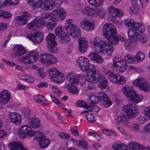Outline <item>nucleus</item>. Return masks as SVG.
<instances>
[{
  "label": "nucleus",
  "instance_id": "obj_15",
  "mask_svg": "<svg viewBox=\"0 0 150 150\" xmlns=\"http://www.w3.org/2000/svg\"><path fill=\"white\" fill-rule=\"evenodd\" d=\"M31 17V15L27 11H25L23 12L21 15L16 16L14 21L18 25H24L27 23L28 20Z\"/></svg>",
  "mask_w": 150,
  "mask_h": 150
},
{
  "label": "nucleus",
  "instance_id": "obj_40",
  "mask_svg": "<svg viewBox=\"0 0 150 150\" xmlns=\"http://www.w3.org/2000/svg\"><path fill=\"white\" fill-rule=\"evenodd\" d=\"M68 87L69 91L72 94H77L79 92L78 88L74 85L75 84H71Z\"/></svg>",
  "mask_w": 150,
  "mask_h": 150
},
{
  "label": "nucleus",
  "instance_id": "obj_2",
  "mask_svg": "<svg viewBox=\"0 0 150 150\" xmlns=\"http://www.w3.org/2000/svg\"><path fill=\"white\" fill-rule=\"evenodd\" d=\"M116 31V27L110 23H106L103 27V35L112 45L117 44L119 40L123 41L125 40L123 37L115 35Z\"/></svg>",
  "mask_w": 150,
  "mask_h": 150
},
{
  "label": "nucleus",
  "instance_id": "obj_37",
  "mask_svg": "<svg viewBox=\"0 0 150 150\" xmlns=\"http://www.w3.org/2000/svg\"><path fill=\"white\" fill-rule=\"evenodd\" d=\"M59 72L56 68L54 67L50 68L49 69V75L52 81Z\"/></svg>",
  "mask_w": 150,
  "mask_h": 150
},
{
  "label": "nucleus",
  "instance_id": "obj_3",
  "mask_svg": "<svg viewBox=\"0 0 150 150\" xmlns=\"http://www.w3.org/2000/svg\"><path fill=\"white\" fill-rule=\"evenodd\" d=\"M121 91L128 98V100L133 103H138L143 99V96L137 94L131 86H125L122 88Z\"/></svg>",
  "mask_w": 150,
  "mask_h": 150
},
{
  "label": "nucleus",
  "instance_id": "obj_54",
  "mask_svg": "<svg viewBox=\"0 0 150 150\" xmlns=\"http://www.w3.org/2000/svg\"><path fill=\"white\" fill-rule=\"evenodd\" d=\"M124 45L126 49L128 50H131L133 48L131 40L130 39H127L125 41Z\"/></svg>",
  "mask_w": 150,
  "mask_h": 150
},
{
  "label": "nucleus",
  "instance_id": "obj_33",
  "mask_svg": "<svg viewBox=\"0 0 150 150\" xmlns=\"http://www.w3.org/2000/svg\"><path fill=\"white\" fill-rule=\"evenodd\" d=\"M50 54L45 53L41 54L39 57L40 62L44 64H48Z\"/></svg>",
  "mask_w": 150,
  "mask_h": 150
},
{
  "label": "nucleus",
  "instance_id": "obj_50",
  "mask_svg": "<svg viewBox=\"0 0 150 150\" xmlns=\"http://www.w3.org/2000/svg\"><path fill=\"white\" fill-rule=\"evenodd\" d=\"M20 79L25 80L29 83H33L34 81L33 79L28 75L23 74L19 76Z\"/></svg>",
  "mask_w": 150,
  "mask_h": 150
},
{
  "label": "nucleus",
  "instance_id": "obj_44",
  "mask_svg": "<svg viewBox=\"0 0 150 150\" xmlns=\"http://www.w3.org/2000/svg\"><path fill=\"white\" fill-rule=\"evenodd\" d=\"M135 61L140 62L143 60L145 58L144 54L140 52H138L136 55L134 57Z\"/></svg>",
  "mask_w": 150,
  "mask_h": 150
},
{
  "label": "nucleus",
  "instance_id": "obj_11",
  "mask_svg": "<svg viewBox=\"0 0 150 150\" xmlns=\"http://www.w3.org/2000/svg\"><path fill=\"white\" fill-rule=\"evenodd\" d=\"M35 131L32 130L31 127L29 125H25L19 128L18 134L21 139L26 136H33L34 135Z\"/></svg>",
  "mask_w": 150,
  "mask_h": 150
},
{
  "label": "nucleus",
  "instance_id": "obj_14",
  "mask_svg": "<svg viewBox=\"0 0 150 150\" xmlns=\"http://www.w3.org/2000/svg\"><path fill=\"white\" fill-rule=\"evenodd\" d=\"M64 28L67 33L73 38H76L81 35V32L79 28L73 24L67 25Z\"/></svg>",
  "mask_w": 150,
  "mask_h": 150
},
{
  "label": "nucleus",
  "instance_id": "obj_45",
  "mask_svg": "<svg viewBox=\"0 0 150 150\" xmlns=\"http://www.w3.org/2000/svg\"><path fill=\"white\" fill-rule=\"evenodd\" d=\"M49 142L50 140L49 139L46 137L42 139V140L40 141L39 142L40 147L41 148L46 147L48 146Z\"/></svg>",
  "mask_w": 150,
  "mask_h": 150
},
{
  "label": "nucleus",
  "instance_id": "obj_5",
  "mask_svg": "<svg viewBox=\"0 0 150 150\" xmlns=\"http://www.w3.org/2000/svg\"><path fill=\"white\" fill-rule=\"evenodd\" d=\"M38 57L39 54L38 52L35 51L31 52L24 56L19 57L18 60L25 64H30L36 62Z\"/></svg>",
  "mask_w": 150,
  "mask_h": 150
},
{
  "label": "nucleus",
  "instance_id": "obj_56",
  "mask_svg": "<svg viewBox=\"0 0 150 150\" xmlns=\"http://www.w3.org/2000/svg\"><path fill=\"white\" fill-rule=\"evenodd\" d=\"M103 132L106 135L108 136H111L114 135L117 136V134L116 132L112 130L108 129H102Z\"/></svg>",
  "mask_w": 150,
  "mask_h": 150
},
{
  "label": "nucleus",
  "instance_id": "obj_58",
  "mask_svg": "<svg viewBox=\"0 0 150 150\" xmlns=\"http://www.w3.org/2000/svg\"><path fill=\"white\" fill-rule=\"evenodd\" d=\"M86 117L88 121L91 122H94L96 121V119L94 116L90 114H88L86 115Z\"/></svg>",
  "mask_w": 150,
  "mask_h": 150
},
{
  "label": "nucleus",
  "instance_id": "obj_38",
  "mask_svg": "<svg viewBox=\"0 0 150 150\" xmlns=\"http://www.w3.org/2000/svg\"><path fill=\"white\" fill-rule=\"evenodd\" d=\"M65 80L64 76L60 72L53 79L52 81L58 83H61L63 82Z\"/></svg>",
  "mask_w": 150,
  "mask_h": 150
},
{
  "label": "nucleus",
  "instance_id": "obj_25",
  "mask_svg": "<svg viewBox=\"0 0 150 150\" xmlns=\"http://www.w3.org/2000/svg\"><path fill=\"white\" fill-rule=\"evenodd\" d=\"M79 50L80 51L83 53L86 51L88 46V43L87 40L84 37H81L79 39Z\"/></svg>",
  "mask_w": 150,
  "mask_h": 150
},
{
  "label": "nucleus",
  "instance_id": "obj_55",
  "mask_svg": "<svg viewBox=\"0 0 150 150\" xmlns=\"http://www.w3.org/2000/svg\"><path fill=\"white\" fill-rule=\"evenodd\" d=\"M76 145L80 147H82L83 148L87 149H88V145L86 141L83 140H81L78 142Z\"/></svg>",
  "mask_w": 150,
  "mask_h": 150
},
{
  "label": "nucleus",
  "instance_id": "obj_21",
  "mask_svg": "<svg viewBox=\"0 0 150 150\" xmlns=\"http://www.w3.org/2000/svg\"><path fill=\"white\" fill-rule=\"evenodd\" d=\"M41 20V18L36 17L33 21L27 24V27L29 29L32 30L41 28V24H40Z\"/></svg>",
  "mask_w": 150,
  "mask_h": 150
},
{
  "label": "nucleus",
  "instance_id": "obj_23",
  "mask_svg": "<svg viewBox=\"0 0 150 150\" xmlns=\"http://www.w3.org/2000/svg\"><path fill=\"white\" fill-rule=\"evenodd\" d=\"M11 98L9 92L6 90L3 91L0 93V103L4 104L7 103Z\"/></svg>",
  "mask_w": 150,
  "mask_h": 150
},
{
  "label": "nucleus",
  "instance_id": "obj_19",
  "mask_svg": "<svg viewBox=\"0 0 150 150\" xmlns=\"http://www.w3.org/2000/svg\"><path fill=\"white\" fill-rule=\"evenodd\" d=\"M130 123L127 116L124 114H119L116 120V124L117 125L127 127Z\"/></svg>",
  "mask_w": 150,
  "mask_h": 150
},
{
  "label": "nucleus",
  "instance_id": "obj_12",
  "mask_svg": "<svg viewBox=\"0 0 150 150\" xmlns=\"http://www.w3.org/2000/svg\"><path fill=\"white\" fill-rule=\"evenodd\" d=\"M137 108L135 105L129 103L122 108V110L127 113L129 118H133L136 116Z\"/></svg>",
  "mask_w": 150,
  "mask_h": 150
},
{
  "label": "nucleus",
  "instance_id": "obj_62",
  "mask_svg": "<svg viewBox=\"0 0 150 150\" xmlns=\"http://www.w3.org/2000/svg\"><path fill=\"white\" fill-rule=\"evenodd\" d=\"M50 96L52 101L54 103L57 104L59 106H62L63 105L62 102L60 100L51 95H50Z\"/></svg>",
  "mask_w": 150,
  "mask_h": 150
},
{
  "label": "nucleus",
  "instance_id": "obj_48",
  "mask_svg": "<svg viewBox=\"0 0 150 150\" xmlns=\"http://www.w3.org/2000/svg\"><path fill=\"white\" fill-rule=\"evenodd\" d=\"M57 45V44L56 43L55 45L52 44L50 45H47V46L49 51L52 53H55L57 52L59 49L56 47Z\"/></svg>",
  "mask_w": 150,
  "mask_h": 150
},
{
  "label": "nucleus",
  "instance_id": "obj_8",
  "mask_svg": "<svg viewBox=\"0 0 150 150\" xmlns=\"http://www.w3.org/2000/svg\"><path fill=\"white\" fill-rule=\"evenodd\" d=\"M112 67L118 73H120L125 71L127 68L126 63L121 58L118 57H115L113 59Z\"/></svg>",
  "mask_w": 150,
  "mask_h": 150
},
{
  "label": "nucleus",
  "instance_id": "obj_24",
  "mask_svg": "<svg viewBox=\"0 0 150 150\" xmlns=\"http://www.w3.org/2000/svg\"><path fill=\"white\" fill-rule=\"evenodd\" d=\"M9 116L11 122L16 125H18L21 123V115L16 112H11L9 114Z\"/></svg>",
  "mask_w": 150,
  "mask_h": 150
},
{
  "label": "nucleus",
  "instance_id": "obj_22",
  "mask_svg": "<svg viewBox=\"0 0 150 150\" xmlns=\"http://www.w3.org/2000/svg\"><path fill=\"white\" fill-rule=\"evenodd\" d=\"M128 147L131 150H150V146L146 147L134 142H130L128 144Z\"/></svg>",
  "mask_w": 150,
  "mask_h": 150
},
{
  "label": "nucleus",
  "instance_id": "obj_20",
  "mask_svg": "<svg viewBox=\"0 0 150 150\" xmlns=\"http://www.w3.org/2000/svg\"><path fill=\"white\" fill-rule=\"evenodd\" d=\"M80 26L83 29L88 31H91L94 29L95 25L93 22L87 19L82 21L80 23Z\"/></svg>",
  "mask_w": 150,
  "mask_h": 150
},
{
  "label": "nucleus",
  "instance_id": "obj_52",
  "mask_svg": "<svg viewBox=\"0 0 150 150\" xmlns=\"http://www.w3.org/2000/svg\"><path fill=\"white\" fill-rule=\"evenodd\" d=\"M48 65H51L55 64L57 63V61L56 58L53 55L50 54Z\"/></svg>",
  "mask_w": 150,
  "mask_h": 150
},
{
  "label": "nucleus",
  "instance_id": "obj_61",
  "mask_svg": "<svg viewBox=\"0 0 150 150\" xmlns=\"http://www.w3.org/2000/svg\"><path fill=\"white\" fill-rule=\"evenodd\" d=\"M111 43L110 44L108 43V45H109L106 46H108V47L106 49V52L108 54L109 56H112L114 49L113 48V47L112 45H111Z\"/></svg>",
  "mask_w": 150,
  "mask_h": 150
},
{
  "label": "nucleus",
  "instance_id": "obj_41",
  "mask_svg": "<svg viewBox=\"0 0 150 150\" xmlns=\"http://www.w3.org/2000/svg\"><path fill=\"white\" fill-rule=\"evenodd\" d=\"M89 101H88L89 103L91 104V108L94 104L97 103L99 100V99L96 96L92 95L89 96L88 98Z\"/></svg>",
  "mask_w": 150,
  "mask_h": 150
},
{
  "label": "nucleus",
  "instance_id": "obj_4",
  "mask_svg": "<svg viewBox=\"0 0 150 150\" xmlns=\"http://www.w3.org/2000/svg\"><path fill=\"white\" fill-rule=\"evenodd\" d=\"M28 1L29 4L35 8L51 9L55 6L52 0H29Z\"/></svg>",
  "mask_w": 150,
  "mask_h": 150
},
{
  "label": "nucleus",
  "instance_id": "obj_60",
  "mask_svg": "<svg viewBox=\"0 0 150 150\" xmlns=\"http://www.w3.org/2000/svg\"><path fill=\"white\" fill-rule=\"evenodd\" d=\"M23 112L24 116L27 119H29L30 115V111L29 108H25L23 109Z\"/></svg>",
  "mask_w": 150,
  "mask_h": 150
},
{
  "label": "nucleus",
  "instance_id": "obj_49",
  "mask_svg": "<svg viewBox=\"0 0 150 150\" xmlns=\"http://www.w3.org/2000/svg\"><path fill=\"white\" fill-rule=\"evenodd\" d=\"M34 135H36L35 139L39 142L42 139L45 138V135L42 132H35Z\"/></svg>",
  "mask_w": 150,
  "mask_h": 150
},
{
  "label": "nucleus",
  "instance_id": "obj_28",
  "mask_svg": "<svg viewBox=\"0 0 150 150\" xmlns=\"http://www.w3.org/2000/svg\"><path fill=\"white\" fill-rule=\"evenodd\" d=\"M14 55L16 57L18 56H21L26 53L25 49L22 46L17 45L15 47Z\"/></svg>",
  "mask_w": 150,
  "mask_h": 150
},
{
  "label": "nucleus",
  "instance_id": "obj_59",
  "mask_svg": "<svg viewBox=\"0 0 150 150\" xmlns=\"http://www.w3.org/2000/svg\"><path fill=\"white\" fill-rule=\"evenodd\" d=\"M125 61L129 63H132L135 61L134 57H132L130 54H128L125 57Z\"/></svg>",
  "mask_w": 150,
  "mask_h": 150
},
{
  "label": "nucleus",
  "instance_id": "obj_13",
  "mask_svg": "<svg viewBox=\"0 0 150 150\" xmlns=\"http://www.w3.org/2000/svg\"><path fill=\"white\" fill-rule=\"evenodd\" d=\"M77 64L83 71H87V72L92 68V66L93 65H92V67L89 69L88 59L87 58L83 57H80L78 58L77 61Z\"/></svg>",
  "mask_w": 150,
  "mask_h": 150
},
{
  "label": "nucleus",
  "instance_id": "obj_46",
  "mask_svg": "<svg viewBox=\"0 0 150 150\" xmlns=\"http://www.w3.org/2000/svg\"><path fill=\"white\" fill-rule=\"evenodd\" d=\"M59 38H60V41L62 43H65L69 42L70 40L69 36L65 33Z\"/></svg>",
  "mask_w": 150,
  "mask_h": 150
},
{
  "label": "nucleus",
  "instance_id": "obj_1",
  "mask_svg": "<svg viewBox=\"0 0 150 150\" xmlns=\"http://www.w3.org/2000/svg\"><path fill=\"white\" fill-rule=\"evenodd\" d=\"M86 80L93 83L96 84L99 82L98 85L102 89L105 88L108 85L107 79L94 65L92 66V68L87 72Z\"/></svg>",
  "mask_w": 150,
  "mask_h": 150
},
{
  "label": "nucleus",
  "instance_id": "obj_35",
  "mask_svg": "<svg viewBox=\"0 0 150 150\" xmlns=\"http://www.w3.org/2000/svg\"><path fill=\"white\" fill-rule=\"evenodd\" d=\"M19 3L18 0H6L2 4V8L5 6L11 5H16Z\"/></svg>",
  "mask_w": 150,
  "mask_h": 150
},
{
  "label": "nucleus",
  "instance_id": "obj_32",
  "mask_svg": "<svg viewBox=\"0 0 150 150\" xmlns=\"http://www.w3.org/2000/svg\"><path fill=\"white\" fill-rule=\"evenodd\" d=\"M46 40L48 43V45L53 44L56 45L57 43L56 41V37L52 33H49L46 37Z\"/></svg>",
  "mask_w": 150,
  "mask_h": 150
},
{
  "label": "nucleus",
  "instance_id": "obj_30",
  "mask_svg": "<svg viewBox=\"0 0 150 150\" xmlns=\"http://www.w3.org/2000/svg\"><path fill=\"white\" fill-rule=\"evenodd\" d=\"M112 147L114 150H127V147L125 144L119 142L113 143Z\"/></svg>",
  "mask_w": 150,
  "mask_h": 150
},
{
  "label": "nucleus",
  "instance_id": "obj_10",
  "mask_svg": "<svg viewBox=\"0 0 150 150\" xmlns=\"http://www.w3.org/2000/svg\"><path fill=\"white\" fill-rule=\"evenodd\" d=\"M105 74L108 77L110 81L114 83L122 85L126 82L125 78L119 74L116 75L110 71L105 72Z\"/></svg>",
  "mask_w": 150,
  "mask_h": 150
},
{
  "label": "nucleus",
  "instance_id": "obj_43",
  "mask_svg": "<svg viewBox=\"0 0 150 150\" xmlns=\"http://www.w3.org/2000/svg\"><path fill=\"white\" fill-rule=\"evenodd\" d=\"M89 4L92 6L98 7L101 6L103 4V0H88Z\"/></svg>",
  "mask_w": 150,
  "mask_h": 150
},
{
  "label": "nucleus",
  "instance_id": "obj_51",
  "mask_svg": "<svg viewBox=\"0 0 150 150\" xmlns=\"http://www.w3.org/2000/svg\"><path fill=\"white\" fill-rule=\"evenodd\" d=\"M54 32L56 35L59 37L65 33V32L62 30V26L61 25L56 28Z\"/></svg>",
  "mask_w": 150,
  "mask_h": 150
},
{
  "label": "nucleus",
  "instance_id": "obj_26",
  "mask_svg": "<svg viewBox=\"0 0 150 150\" xmlns=\"http://www.w3.org/2000/svg\"><path fill=\"white\" fill-rule=\"evenodd\" d=\"M52 14L54 16H57L59 21L64 20L67 15L64 10H54Z\"/></svg>",
  "mask_w": 150,
  "mask_h": 150
},
{
  "label": "nucleus",
  "instance_id": "obj_18",
  "mask_svg": "<svg viewBox=\"0 0 150 150\" xmlns=\"http://www.w3.org/2000/svg\"><path fill=\"white\" fill-rule=\"evenodd\" d=\"M82 13L85 16L95 17H102L106 14L105 10H83Z\"/></svg>",
  "mask_w": 150,
  "mask_h": 150
},
{
  "label": "nucleus",
  "instance_id": "obj_64",
  "mask_svg": "<svg viewBox=\"0 0 150 150\" xmlns=\"http://www.w3.org/2000/svg\"><path fill=\"white\" fill-rule=\"evenodd\" d=\"M16 144V142H13L8 144V146L10 148V150H17V146H18Z\"/></svg>",
  "mask_w": 150,
  "mask_h": 150
},
{
  "label": "nucleus",
  "instance_id": "obj_16",
  "mask_svg": "<svg viewBox=\"0 0 150 150\" xmlns=\"http://www.w3.org/2000/svg\"><path fill=\"white\" fill-rule=\"evenodd\" d=\"M25 36L34 42L37 43H40L44 38L43 33L39 31L35 32L33 34H31L30 33H26Z\"/></svg>",
  "mask_w": 150,
  "mask_h": 150
},
{
  "label": "nucleus",
  "instance_id": "obj_29",
  "mask_svg": "<svg viewBox=\"0 0 150 150\" xmlns=\"http://www.w3.org/2000/svg\"><path fill=\"white\" fill-rule=\"evenodd\" d=\"M107 41H100V43L96 45H94V48L95 51L97 53H101L103 52L102 50L103 46H106L109 45Z\"/></svg>",
  "mask_w": 150,
  "mask_h": 150
},
{
  "label": "nucleus",
  "instance_id": "obj_63",
  "mask_svg": "<svg viewBox=\"0 0 150 150\" xmlns=\"http://www.w3.org/2000/svg\"><path fill=\"white\" fill-rule=\"evenodd\" d=\"M71 133L73 135L76 137L79 136V133L76 126H75L74 127L71 128Z\"/></svg>",
  "mask_w": 150,
  "mask_h": 150
},
{
  "label": "nucleus",
  "instance_id": "obj_57",
  "mask_svg": "<svg viewBox=\"0 0 150 150\" xmlns=\"http://www.w3.org/2000/svg\"><path fill=\"white\" fill-rule=\"evenodd\" d=\"M0 16L3 18H8L10 17L11 16V14L7 12L4 11L3 10H0Z\"/></svg>",
  "mask_w": 150,
  "mask_h": 150
},
{
  "label": "nucleus",
  "instance_id": "obj_39",
  "mask_svg": "<svg viewBox=\"0 0 150 150\" xmlns=\"http://www.w3.org/2000/svg\"><path fill=\"white\" fill-rule=\"evenodd\" d=\"M125 24L128 27V28H132L134 27V25L136 24H141L139 23L134 22V20L132 18H129L127 19L125 21Z\"/></svg>",
  "mask_w": 150,
  "mask_h": 150
},
{
  "label": "nucleus",
  "instance_id": "obj_17",
  "mask_svg": "<svg viewBox=\"0 0 150 150\" xmlns=\"http://www.w3.org/2000/svg\"><path fill=\"white\" fill-rule=\"evenodd\" d=\"M50 20H52V21H46L45 19H41L40 23L41 28L45 26L48 30H53L57 25V19L56 17H51Z\"/></svg>",
  "mask_w": 150,
  "mask_h": 150
},
{
  "label": "nucleus",
  "instance_id": "obj_53",
  "mask_svg": "<svg viewBox=\"0 0 150 150\" xmlns=\"http://www.w3.org/2000/svg\"><path fill=\"white\" fill-rule=\"evenodd\" d=\"M128 127L129 129L134 131H138L140 130V128L139 125L137 124L134 123L131 125L129 123Z\"/></svg>",
  "mask_w": 150,
  "mask_h": 150
},
{
  "label": "nucleus",
  "instance_id": "obj_47",
  "mask_svg": "<svg viewBox=\"0 0 150 150\" xmlns=\"http://www.w3.org/2000/svg\"><path fill=\"white\" fill-rule=\"evenodd\" d=\"M138 39L136 41H139L141 42L144 43L146 42L147 40V36L142 32H141L138 36Z\"/></svg>",
  "mask_w": 150,
  "mask_h": 150
},
{
  "label": "nucleus",
  "instance_id": "obj_6",
  "mask_svg": "<svg viewBox=\"0 0 150 150\" xmlns=\"http://www.w3.org/2000/svg\"><path fill=\"white\" fill-rule=\"evenodd\" d=\"M134 27L128 28V35L131 39L136 41L138 39V36L141 32L144 30V26L142 24H136Z\"/></svg>",
  "mask_w": 150,
  "mask_h": 150
},
{
  "label": "nucleus",
  "instance_id": "obj_42",
  "mask_svg": "<svg viewBox=\"0 0 150 150\" xmlns=\"http://www.w3.org/2000/svg\"><path fill=\"white\" fill-rule=\"evenodd\" d=\"M76 104L79 107L84 108H91V104L88 101L86 103L84 101L81 100H78L76 103Z\"/></svg>",
  "mask_w": 150,
  "mask_h": 150
},
{
  "label": "nucleus",
  "instance_id": "obj_27",
  "mask_svg": "<svg viewBox=\"0 0 150 150\" xmlns=\"http://www.w3.org/2000/svg\"><path fill=\"white\" fill-rule=\"evenodd\" d=\"M98 96L100 99L103 100V105L105 107H108L112 105V102L105 93H100L99 94Z\"/></svg>",
  "mask_w": 150,
  "mask_h": 150
},
{
  "label": "nucleus",
  "instance_id": "obj_31",
  "mask_svg": "<svg viewBox=\"0 0 150 150\" xmlns=\"http://www.w3.org/2000/svg\"><path fill=\"white\" fill-rule=\"evenodd\" d=\"M33 99L37 102L43 105H47V101L44 96L40 95H37L34 96Z\"/></svg>",
  "mask_w": 150,
  "mask_h": 150
},
{
  "label": "nucleus",
  "instance_id": "obj_7",
  "mask_svg": "<svg viewBox=\"0 0 150 150\" xmlns=\"http://www.w3.org/2000/svg\"><path fill=\"white\" fill-rule=\"evenodd\" d=\"M66 79L70 84H77L80 83L81 85H84L86 81L85 77L82 75H77L74 72H70L66 76Z\"/></svg>",
  "mask_w": 150,
  "mask_h": 150
},
{
  "label": "nucleus",
  "instance_id": "obj_9",
  "mask_svg": "<svg viewBox=\"0 0 150 150\" xmlns=\"http://www.w3.org/2000/svg\"><path fill=\"white\" fill-rule=\"evenodd\" d=\"M132 84L145 92H148L150 91V84L144 78L139 77L132 82Z\"/></svg>",
  "mask_w": 150,
  "mask_h": 150
},
{
  "label": "nucleus",
  "instance_id": "obj_36",
  "mask_svg": "<svg viewBox=\"0 0 150 150\" xmlns=\"http://www.w3.org/2000/svg\"><path fill=\"white\" fill-rule=\"evenodd\" d=\"M28 122L30 125L33 128L38 127L40 125V120L36 118H33L32 119H29Z\"/></svg>",
  "mask_w": 150,
  "mask_h": 150
},
{
  "label": "nucleus",
  "instance_id": "obj_34",
  "mask_svg": "<svg viewBox=\"0 0 150 150\" xmlns=\"http://www.w3.org/2000/svg\"><path fill=\"white\" fill-rule=\"evenodd\" d=\"M110 14L112 17H122L123 13L122 10H109Z\"/></svg>",
  "mask_w": 150,
  "mask_h": 150
}]
</instances>
